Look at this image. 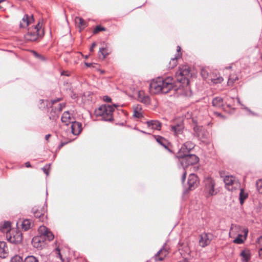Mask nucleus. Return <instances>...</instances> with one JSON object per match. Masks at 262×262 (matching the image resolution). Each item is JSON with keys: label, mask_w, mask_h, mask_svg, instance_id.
Returning a JSON list of instances; mask_svg holds the SVG:
<instances>
[{"label": "nucleus", "mask_w": 262, "mask_h": 262, "mask_svg": "<svg viewBox=\"0 0 262 262\" xmlns=\"http://www.w3.org/2000/svg\"><path fill=\"white\" fill-rule=\"evenodd\" d=\"M173 79L172 77H167L165 78L158 77L153 80L149 85V91L152 94L160 93H167L173 87Z\"/></svg>", "instance_id": "nucleus-1"}, {"label": "nucleus", "mask_w": 262, "mask_h": 262, "mask_svg": "<svg viewBox=\"0 0 262 262\" xmlns=\"http://www.w3.org/2000/svg\"><path fill=\"white\" fill-rule=\"evenodd\" d=\"M192 77L190 68L188 65H180L176 73L177 81L184 85L187 86L189 83V79Z\"/></svg>", "instance_id": "nucleus-2"}, {"label": "nucleus", "mask_w": 262, "mask_h": 262, "mask_svg": "<svg viewBox=\"0 0 262 262\" xmlns=\"http://www.w3.org/2000/svg\"><path fill=\"white\" fill-rule=\"evenodd\" d=\"M115 107L116 105H102L95 110V113L97 116H101L103 120L111 121L113 120V113Z\"/></svg>", "instance_id": "nucleus-3"}, {"label": "nucleus", "mask_w": 262, "mask_h": 262, "mask_svg": "<svg viewBox=\"0 0 262 262\" xmlns=\"http://www.w3.org/2000/svg\"><path fill=\"white\" fill-rule=\"evenodd\" d=\"M183 167V174L181 178L182 182L183 183L186 179V171L185 168L188 166L196 164L199 161V158L195 155H189L178 158Z\"/></svg>", "instance_id": "nucleus-4"}, {"label": "nucleus", "mask_w": 262, "mask_h": 262, "mask_svg": "<svg viewBox=\"0 0 262 262\" xmlns=\"http://www.w3.org/2000/svg\"><path fill=\"white\" fill-rule=\"evenodd\" d=\"M239 231H242V232L244 233V235L241 233L237 234V237L233 241V242L235 244H241L244 243L247 237L248 230L247 228L242 229L241 227L238 225L233 224L231 225L229 233L230 235H234L236 234V232H238Z\"/></svg>", "instance_id": "nucleus-5"}, {"label": "nucleus", "mask_w": 262, "mask_h": 262, "mask_svg": "<svg viewBox=\"0 0 262 262\" xmlns=\"http://www.w3.org/2000/svg\"><path fill=\"white\" fill-rule=\"evenodd\" d=\"M224 181L225 188L229 191H234L241 187L239 181L232 176H226L224 179Z\"/></svg>", "instance_id": "nucleus-6"}, {"label": "nucleus", "mask_w": 262, "mask_h": 262, "mask_svg": "<svg viewBox=\"0 0 262 262\" xmlns=\"http://www.w3.org/2000/svg\"><path fill=\"white\" fill-rule=\"evenodd\" d=\"M42 25L38 23L34 28H30L28 33L25 35L26 40L34 41L37 39L39 36H40V29Z\"/></svg>", "instance_id": "nucleus-7"}, {"label": "nucleus", "mask_w": 262, "mask_h": 262, "mask_svg": "<svg viewBox=\"0 0 262 262\" xmlns=\"http://www.w3.org/2000/svg\"><path fill=\"white\" fill-rule=\"evenodd\" d=\"M46 211L47 209L45 205L43 206H34L32 209L34 217L42 222L47 219Z\"/></svg>", "instance_id": "nucleus-8"}, {"label": "nucleus", "mask_w": 262, "mask_h": 262, "mask_svg": "<svg viewBox=\"0 0 262 262\" xmlns=\"http://www.w3.org/2000/svg\"><path fill=\"white\" fill-rule=\"evenodd\" d=\"M7 237L8 241L15 244H20L23 240L22 233L18 230L12 231L11 233H7Z\"/></svg>", "instance_id": "nucleus-9"}, {"label": "nucleus", "mask_w": 262, "mask_h": 262, "mask_svg": "<svg viewBox=\"0 0 262 262\" xmlns=\"http://www.w3.org/2000/svg\"><path fill=\"white\" fill-rule=\"evenodd\" d=\"M212 234L210 233H202L199 236V245L204 248L209 245L212 239Z\"/></svg>", "instance_id": "nucleus-10"}, {"label": "nucleus", "mask_w": 262, "mask_h": 262, "mask_svg": "<svg viewBox=\"0 0 262 262\" xmlns=\"http://www.w3.org/2000/svg\"><path fill=\"white\" fill-rule=\"evenodd\" d=\"M205 190L210 195H213L215 194L214 192V181L210 178H207L205 180Z\"/></svg>", "instance_id": "nucleus-11"}, {"label": "nucleus", "mask_w": 262, "mask_h": 262, "mask_svg": "<svg viewBox=\"0 0 262 262\" xmlns=\"http://www.w3.org/2000/svg\"><path fill=\"white\" fill-rule=\"evenodd\" d=\"M169 249V247L165 244L163 247L155 255V260L157 261L163 260L168 255Z\"/></svg>", "instance_id": "nucleus-12"}, {"label": "nucleus", "mask_w": 262, "mask_h": 262, "mask_svg": "<svg viewBox=\"0 0 262 262\" xmlns=\"http://www.w3.org/2000/svg\"><path fill=\"white\" fill-rule=\"evenodd\" d=\"M65 104L59 103L57 106H52V108L49 115L50 119L56 120L59 117V113L62 111Z\"/></svg>", "instance_id": "nucleus-13"}, {"label": "nucleus", "mask_w": 262, "mask_h": 262, "mask_svg": "<svg viewBox=\"0 0 262 262\" xmlns=\"http://www.w3.org/2000/svg\"><path fill=\"white\" fill-rule=\"evenodd\" d=\"M187 184L189 190H192L196 188L199 184V181L196 175L193 173L190 174L188 179Z\"/></svg>", "instance_id": "nucleus-14"}, {"label": "nucleus", "mask_w": 262, "mask_h": 262, "mask_svg": "<svg viewBox=\"0 0 262 262\" xmlns=\"http://www.w3.org/2000/svg\"><path fill=\"white\" fill-rule=\"evenodd\" d=\"M170 128V130L173 133V135L178 137L179 135L182 134L184 126L182 123H180L176 125H171Z\"/></svg>", "instance_id": "nucleus-15"}, {"label": "nucleus", "mask_w": 262, "mask_h": 262, "mask_svg": "<svg viewBox=\"0 0 262 262\" xmlns=\"http://www.w3.org/2000/svg\"><path fill=\"white\" fill-rule=\"evenodd\" d=\"M148 128L152 130H160L162 127V123L157 120H152L146 122Z\"/></svg>", "instance_id": "nucleus-16"}, {"label": "nucleus", "mask_w": 262, "mask_h": 262, "mask_svg": "<svg viewBox=\"0 0 262 262\" xmlns=\"http://www.w3.org/2000/svg\"><path fill=\"white\" fill-rule=\"evenodd\" d=\"M19 226L21 227L22 230L27 231L33 226V223L31 220L26 219L23 221L20 220L17 223V226L19 228Z\"/></svg>", "instance_id": "nucleus-17"}, {"label": "nucleus", "mask_w": 262, "mask_h": 262, "mask_svg": "<svg viewBox=\"0 0 262 262\" xmlns=\"http://www.w3.org/2000/svg\"><path fill=\"white\" fill-rule=\"evenodd\" d=\"M154 137L159 144L161 145L165 149H167L169 151H170V152L171 151L170 150V149H169V148H168L169 145V143L168 142V141L166 139H165L163 137L159 136V135H154Z\"/></svg>", "instance_id": "nucleus-18"}, {"label": "nucleus", "mask_w": 262, "mask_h": 262, "mask_svg": "<svg viewBox=\"0 0 262 262\" xmlns=\"http://www.w3.org/2000/svg\"><path fill=\"white\" fill-rule=\"evenodd\" d=\"M34 21V18L33 15L30 17L28 15L25 14L21 19L20 23V27L21 28L27 27L29 24Z\"/></svg>", "instance_id": "nucleus-19"}, {"label": "nucleus", "mask_w": 262, "mask_h": 262, "mask_svg": "<svg viewBox=\"0 0 262 262\" xmlns=\"http://www.w3.org/2000/svg\"><path fill=\"white\" fill-rule=\"evenodd\" d=\"M133 116L134 118L140 119V118H142L143 117L142 107L140 105L137 104L136 105H135L133 106Z\"/></svg>", "instance_id": "nucleus-20"}, {"label": "nucleus", "mask_w": 262, "mask_h": 262, "mask_svg": "<svg viewBox=\"0 0 262 262\" xmlns=\"http://www.w3.org/2000/svg\"><path fill=\"white\" fill-rule=\"evenodd\" d=\"M71 129L72 133L75 135H79L81 130L82 127L80 123L78 122H74L71 125Z\"/></svg>", "instance_id": "nucleus-21"}, {"label": "nucleus", "mask_w": 262, "mask_h": 262, "mask_svg": "<svg viewBox=\"0 0 262 262\" xmlns=\"http://www.w3.org/2000/svg\"><path fill=\"white\" fill-rule=\"evenodd\" d=\"M8 251L6 243L0 242V257L5 258L7 255Z\"/></svg>", "instance_id": "nucleus-22"}, {"label": "nucleus", "mask_w": 262, "mask_h": 262, "mask_svg": "<svg viewBox=\"0 0 262 262\" xmlns=\"http://www.w3.org/2000/svg\"><path fill=\"white\" fill-rule=\"evenodd\" d=\"M138 100L144 104H149L150 102V98L147 95H145L143 91H139L138 96Z\"/></svg>", "instance_id": "nucleus-23"}, {"label": "nucleus", "mask_w": 262, "mask_h": 262, "mask_svg": "<svg viewBox=\"0 0 262 262\" xmlns=\"http://www.w3.org/2000/svg\"><path fill=\"white\" fill-rule=\"evenodd\" d=\"M182 56L181 53L177 54L174 58H172L168 63V68L172 69L178 64V59Z\"/></svg>", "instance_id": "nucleus-24"}, {"label": "nucleus", "mask_w": 262, "mask_h": 262, "mask_svg": "<svg viewBox=\"0 0 262 262\" xmlns=\"http://www.w3.org/2000/svg\"><path fill=\"white\" fill-rule=\"evenodd\" d=\"M242 257L243 262H248L251 258L250 252L248 249H245L242 251L240 254Z\"/></svg>", "instance_id": "nucleus-25"}, {"label": "nucleus", "mask_w": 262, "mask_h": 262, "mask_svg": "<svg viewBox=\"0 0 262 262\" xmlns=\"http://www.w3.org/2000/svg\"><path fill=\"white\" fill-rule=\"evenodd\" d=\"M190 150L187 148L184 147V145L183 144L181 148L180 149L179 152L177 154V157L180 158L181 157H184L185 156L189 155V152Z\"/></svg>", "instance_id": "nucleus-26"}, {"label": "nucleus", "mask_w": 262, "mask_h": 262, "mask_svg": "<svg viewBox=\"0 0 262 262\" xmlns=\"http://www.w3.org/2000/svg\"><path fill=\"white\" fill-rule=\"evenodd\" d=\"M61 121L64 123L66 125L69 124L71 122V118L69 112H64L61 117Z\"/></svg>", "instance_id": "nucleus-27"}, {"label": "nucleus", "mask_w": 262, "mask_h": 262, "mask_svg": "<svg viewBox=\"0 0 262 262\" xmlns=\"http://www.w3.org/2000/svg\"><path fill=\"white\" fill-rule=\"evenodd\" d=\"M212 105L217 108H220L223 105V100L221 97H216L212 100Z\"/></svg>", "instance_id": "nucleus-28"}, {"label": "nucleus", "mask_w": 262, "mask_h": 262, "mask_svg": "<svg viewBox=\"0 0 262 262\" xmlns=\"http://www.w3.org/2000/svg\"><path fill=\"white\" fill-rule=\"evenodd\" d=\"M110 53V52L106 48H101L99 51V57L100 59H104Z\"/></svg>", "instance_id": "nucleus-29"}, {"label": "nucleus", "mask_w": 262, "mask_h": 262, "mask_svg": "<svg viewBox=\"0 0 262 262\" xmlns=\"http://www.w3.org/2000/svg\"><path fill=\"white\" fill-rule=\"evenodd\" d=\"M240 189V193H239V202L240 204L242 205L245 200H246L248 196V192H246L245 190L243 188Z\"/></svg>", "instance_id": "nucleus-30"}, {"label": "nucleus", "mask_w": 262, "mask_h": 262, "mask_svg": "<svg viewBox=\"0 0 262 262\" xmlns=\"http://www.w3.org/2000/svg\"><path fill=\"white\" fill-rule=\"evenodd\" d=\"M11 228V223L9 222H5L3 224L0 226L1 230L5 233H8L10 231Z\"/></svg>", "instance_id": "nucleus-31"}, {"label": "nucleus", "mask_w": 262, "mask_h": 262, "mask_svg": "<svg viewBox=\"0 0 262 262\" xmlns=\"http://www.w3.org/2000/svg\"><path fill=\"white\" fill-rule=\"evenodd\" d=\"M49 230L46 226H40L38 228V232L40 235L39 236L42 238H45Z\"/></svg>", "instance_id": "nucleus-32"}, {"label": "nucleus", "mask_w": 262, "mask_h": 262, "mask_svg": "<svg viewBox=\"0 0 262 262\" xmlns=\"http://www.w3.org/2000/svg\"><path fill=\"white\" fill-rule=\"evenodd\" d=\"M42 238L40 236H36L33 238L32 243L34 247L38 248L41 247V241Z\"/></svg>", "instance_id": "nucleus-33"}, {"label": "nucleus", "mask_w": 262, "mask_h": 262, "mask_svg": "<svg viewBox=\"0 0 262 262\" xmlns=\"http://www.w3.org/2000/svg\"><path fill=\"white\" fill-rule=\"evenodd\" d=\"M238 77L235 74H231L229 76L228 81V85L232 86L233 83L238 80Z\"/></svg>", "instance_id": "nucleus-34"}, {"label": "nucleus", "mask_w": 262, "mask_h": 262, "mask_svg": "<svg viewBox=\"0 0 262 262\" xmlns=\"http://www.w3.org/2000/svg\"><path fill=\"white\" fill-rule=\"evenodd\" d=\"M75 25L78 28L79 31L81 32L82 30V18L80 17H76L75 18Z\"/></svg>", "instance_id": "nucleus-35"}, {"label": "nucleus", "mask_w": 262, "mask_h": 262, "mask_svg": "<svg viewBox=\"0 0 262 262\" xmlns=\"http://www.w3.org/2000/svg\"><path fill=\"white\" fill-rule=\"evenodd\" d=\"M24 262H39V260L37 257L33 255H29L25 258Z\"/></svg>", "instance_id": "nucleus-36"}, {"label": "nucleus", "mask_w": 262, "mask_h": 262, "mask_svg": "<svg viewBox=\"0 0 262 262\" xmlns=\"http://www.w3.org/2000/svg\"><path fill=\"white\" fill-rule=\"evenodd\" d=\"M48 105V102L43 99H40L38 102V105L40 109L43 110Z\"/></svg>", "instance_id": "nucleus-37"}, {"label": "nucleus", "mask_w": 262, "mask_h": 262, "mask_svg": "<svg viewBox=\"0 0 262 262\" xmlns=\"http://www.w3.org/2000/svg\"><path fill=\"white\" fill-rule=\"evenodd\" d=\"M105 30H106L105 28L101 26V25H97L94 28L93 33L94 34H97L101 31H104Z\"/></svg>", "instance_id": "nucleus-38"}, {"label": "nucleus", "mask_w": 262, "mask_h": 262, "mask_svg": "<svg viewBox=\"0 0 262 262\" xmlns=\"http://www.w3.org/2000/svg\"><path fill=\"white\" fill-rule=\"evenodd\" d=\"M209 70L206 68H203L201 70V75L204 79H206L208 77Z\"/></svg>", "instance_id": "nucleus-39"}, {"label": "nucleus", "mask_w": 262, "mask_h": 262, "mask_svg": "<svg viewBox=\"0 0 262 262\" xmlns=\"http://www.w3.org/2000/svg\"><path fill=\"white\" fill-rule=\"evenodd\" d=\"M184 147L187 148L189 150H191L194 147V144L191 141H188L183 144Z\"/></svg>", "instance_id": "nucleus-40"}, {"label": "nucleus", "mask_w": 262, "mask_h": 262, "mask_svg": "<svg viewBox=\"0 0 262 262\" xmlns=\"http://www.w3.org/2000/svg\"><path fill=\"white\" fill-rule=\"evenodd\" d=\"M196 135L200 139L203 141L204 139H205L206 138L205 137V135L204 134V131L200 130L199 132H196Z\"/></svg>", "instance_id": "nucleus-41"}, {"label": "nucleus", "mask_w": 262, "mask_h": 262, "mask_svg": "<svg viewBox=\"0 0 262 262\" xmlns=\"http://www.w3.org/2000/svg\"><path fill=\"white\" fill-rule=\"evenodd\" d=\"M256 187L257 191L262 193V180L259 179L256 182Z\"/></svg>", "instance_id": "nucleus-42"}, {"label": "nucleus", "mask_w": 262, "mask_h": 262, "mask_svg": "<svg viewBox=\"0 0 262 262\" xmlns=\"http://www.w3.org/2000/svg\"><path fill=\"white\" fill-rule=\"evenodd\" d=\"M47 233L48 234H47L45 238L49 241L53 240L54 237L53 234L50 230H49Z\"/></svg>", "instance_id": "nucleus-43"}, {"label": "nucleus", "mask_w": 262, "mask_h": 262, "mask_svg": "<svg viewBox=\"0 0 262 262\" xmlns=\"http://www.w3.org/2000/svg\"><path fill=\"white\" fill-rule=\"evenodd\" d=\"M50 165H46L42 168V170L43 172L48 176L49 173V169H50Z\"/></svg>", "instance_id": "nucleus-44"}, {"label": "nucleus", "mask_w": 262, "mask_h": 262, "mask_svg": "<svg viewBox=\"0 0 262 262\" xmlns=\"http://www.w3.org/2000/svg\"><path fill=\"white\" fill-rule=\"evenodd\" d=\"M32 53L33 54V55L37 58H39V59H40L42 60H45V58L41 55L37 53L36 52L34 51H32Z\"/></svg>", "instance_id": "nucleus-45"}, {"label": "nucleus", "mask_w": 262, "mask_h": 262, "mask_svg": "<svg viewBox=\"0 0 262 262\" xmlns=\"http://www.w3.org/2000/svg\"><path fill=\"white\" fill-rule=\"evenodd\" d=\"M22 260L20 256H15L11 259V262H21Z\"/></svg>", "instance_id": "nucleus-46"}, {"label": "nucleus", "mask_w": 262, "mask_h": 262, "mask_svg": "<svg viewBox=\"0 0 262 262\" xmlns=\"http://www.w3.org/2000/svg\"><path fill=\"white\" fill-rule=\"evenodd\" d=\"M223 81V78L221 77H218L216 79H214L212 80V82L214 83H221Z\"/></svg>", "instance_id": "nucleus-47"}, {"label": "nucleus", "mask_w": 262, "mask_h": 262, "mask_svg": "<svg viewBox=\"0 0 262 262\" xmlns=\"http://www.w3.org/2000/svg\"><path fill=\"white\" fill-rule=\"evenodd\" d=\"M258 243L261 245V247L259 250V255H261L262 254V237H260L258 239Z\"/></svg>", "instance_id": "nucleus-48"}, {"label": "nucleus", "mask_w": 262, "mask_h": 262, "mask_svg": "<svg viewBox=\"0 0 262 262\" xmlns=\"http://www.w3.org/2000/svg\"><path fill=\"white\" fill-rule=\"evenodd\" d=\"M103 100L105 102H109L111 101V98L107 96H105L103 97Z\"/></svg>", "instance_id": "nucleus-49"}, {"label": "nucleus", "mask_w": 262, "mask_h": 262, "mask_svg": "<svg viewBox=\"0 0 262 262\" xmlns=\"http://www.w3.org/2000/svg\"><path fill=\"white\" fill-rule=\"evenodd\" d=\"M85 65L87 67H94V65H95V63H88V62H85L84 63Z\"/></svg>", "instance_id": "nucleus-50"}, {"label": "nucleus", "mask_w": 262, "mask_h": 262, "mask_svg": "<svg viewBox=\"0 0 262 262\" xmlns=\"http://www.w3.org/2000/svg\"><path fill=\"white\" fill-rule=\"evenodd\" d=\"M61 75L68 76L70 75V73L68 71H63L61 72Z\"/></svg>", "instance_id": "nucleus-51"}, {"label": "nucleus", "mask_w": 262, "mask_h": 262, "mask_svg": "<svg viewBox=\"0 0 262 262\" xmlns=\"http://www.w3.org/2000/svg\"><path fill=\"white\" fill-rule=\"evenodd\" d=\"M96 46V43L95 42H93L92 45V46L90 48V51L93 52L94 48Z\"/></svg>", "instance_id": "nucleus-52"}, {"label": "nucleus", "mask_w": 262, "mask_h": 262, "mask_svg": "<svg viewBox=\"0 0 262 262\" xmlns=\"http://www.w3.org/2000/svg\"><path fill=\"white\" fill-rule=\"evenodd\" d=\"M25 166L27 167H31V165L30 162H27L25 163Z\"/></svg>", "instance_id": "nucleus-53"}, {"label": "nucleus", "mask_w": 262, "mask_h": 262, "mask_svg": "<svg viewBox=\"0 0 262 262\" xmlns=\"http://www.w3.org/2000/svg\"><path fill=\"white\" fill-rule=\"evenodd\" d=\"M51 135L48 134L45 136V139L47 141H48L49 139L50 138Z\"/></svg>", "instance_id": "nucleus-54"}, {"label": "nucleus", "mask_w": 262, "mask_h": 262, "mask_svg": "<svg viewBox=\"0 0 262 262\" xmlns=\"http://www.w3.org/2000/svg\"><path fill=\"white\" fill-rule=\"evenodd\" d=\"M181 50V47H180V46H178V47H177V52H178V53H177V54H178V53H180Z\"/></svg>", "instance_id": "nucleus-55"}, {"label": "nucleus", "mask_w": 262, "mask_h": 262, "mask_svg": "<svg viewBox=\"0 0 262 262\" xmlns=\"http://www.w3.org/2000/svg\"><path fill=\"white\" fill-rule=\"evenodd\" d=\"M59 101V100H54V101H52V104H54L55 103L57 102L58 101Z\"/></svg>", "instance_id": "nucleus-56"}, {"label": "nucleus", "mask_w": 262, "mask_h": 262, "mask_svg": "<svg viewBox=\"0 0 262 262\" xmlns=\"http://www.w3.org/2000/svg\"><path fill=\"white\" fill-rule=\"evenodd\" d=\"M141 132L143 133V134H149V135H150L151 133H147L146 132H144V131H143V130H141Z\"/></svg>", "instance_id": "nucleus-57"}, {"label": "nucleus", "mask_w": 262, "mask_h": 262, "mask_svg": "<svg viewBox=\"0 0 262 262\" xmlns=\"http://www.w3.org/2000/svg\"><path fill=\"white\" fill-rule=\"evenodd\" d=\"M179 262H188V261L186 259H183Z\"/></svg>", "instance_id": "nucleus-58"}, {"label": "nucleus", "mask_w": 262, "mask_h": 262, "mask_svg": "<svg viewBox=\"0 0 262 262\" xmlns=\"http://www.w3.org/2000/svg\"><path fill=\"white\" fill-rule=\"evenodd\" d=\"M215 114H216L217 116H222L220 113H215Z\"/></svg>", "instance_id": "nucleus-59"}, {"label": "nucleus", "mask_w": 262, "mask_h": 262, "mask_svg": "<svg viewBox=\"0 0 262 262\" xmlns=\"http://www.w3.org/2000/svg\"><path fill=\"white\" fill-rule=\"evenodd\" d=\"M63 145V144L62 143L61 145L60 146V147H61Z\"/></svg>", "instance_id": "nucleus-60"}, {"label": "nucleus", "mask_w": 262, "mask_h": 262, "mask_svg": "<svg viewBox=\"0 0 262 262\" xmlns=\"http://www.w3.org/2000/svg\"><path fill=\"white\" fill-rule=\"evenodd\" d=\"M260 58H261V61H262V54L261 55Z\"/></svg>", "instance_id": "nucleus-61"}, {"label": "nucleus", "mask_w": 262, "mask_h": 262, "mask_svg": "<svg viewBox=\"0 0 262 262\" xmlns=\"http://www.w3.org/2000/svg\"><path fill=\"white\" fill-rule=\"evenodd\" d=\"M4 0H0V3L2 2H3Z\"/></svg>", "instance_id": "nucleus-62"}, {"label": "nucleus", "mask_w": 262, "mask_h": 262, "mask_svg": "<svg viewBox=\"0 0 262 262\" xmlns=\"http://www.w3.org/2000/svg\"><path fill=\"white\" fill-rule=\"evenodd\" d=\"M231 68V67H227L226 69Z\"/></svg>", "instance_id": "nucleus-63"}, {"label": "nucleus", "mask_w": 262, "mask_h": 262, "mask_svg": "<svg viewBox=\"0 0 262 262\" xmlns=\"http://www.w3.org/2000/svg\"><path fill=\"white\" fill-rule=\"evenodd\" d=\"M101 73H104V72L103 71H101Z\"/></svg>", "instance_id": "nucleus-64"}]
</instances>
